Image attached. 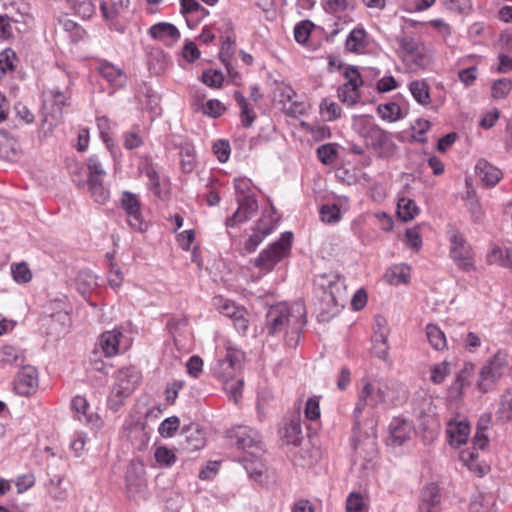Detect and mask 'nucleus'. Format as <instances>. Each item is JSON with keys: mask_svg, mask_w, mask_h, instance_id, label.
I'll list each match as a JSON object with an SVG mask.
<instances>
[{"mask_svg": "<svg viewBox=\"0 0 512 512\" xmlns=\"http://www.w3.org/2000/svg\"><path fill=\"white\" fill-rule=\"evenodd\" d=\"M321 220L332 224L340 220V210L336 205H323L320 209Z\"/></svg>", "mask_w": 512, "mask_h": 512, "instance_id": "0e129e2a", "label": "nucleus"}, {"mask_svg": "<svg viewBox=\"0 0 512 512\" xmlns=\"http://www.w3.org/2000/svg\"><path fill=\"white\" fill-rule=\"evenodd\" d=\"M17 153L16 142L9 133L0 129V158L11 159Z\"/></svg>", "mask_w": 512, "mask_h": 512, "instance_id": "c9c22d12", "label": "nucleus"}, {"mask_svg": "<svg viewBox=\"0 0 512 512\" xmlns=\"http://www.w3.org/2000/svg\"><path fill=\"white\" fill-rule=\"evenodd\" d=\"M446 433L449 438V443L458 447L466 443L468 439L470 433L469 423L465 420H451L447 424Z\"/></svg>", "mask_w": 512, "mask_h": 512, "instance_id": "f3484780", "label": "nucleus"}, {"mask_svg": "<svg viewBox=\"0 0 512 512\" xmlns=\"http://www.w3.org/2000/svg\"><path fill=\"white\" fill-rule=\"evenodd\" d=\"M512 89V81L508 78H501L492 85V96L495 99L506 97Z\"/></svg>", "mask_w": 512, "mask_h": 512, "instance_id": "4d7b16f0", "label": "nucleus"}, {"mask_svg": "<svg viewBox=\"0 0 512 512\" xmlns=\"http://www.w3.org/2000/svg\"><path fill=\"white\" fill-rule=\"evenodd\" d=\"M225 109V106L219 100L211 99L203 106V113L210 117L217 118L223 114Z\"/></svg>", "mask_w": 512, "mask_h": 512, "instance_id": "774afa93", "label": "nucleus"}, {"mask_svg": "<svg viewBox=\"0 0 512 512\" xmlns=\"http://www.w3.org/2000/svg\"><path fill=\"white\" fill-rule=\"evenodd\" d=\"M156 462L159 465L165 466V467H171L177 460V457L173 450L165 447V446H159L156 448L154 453Z\"/></svg>", "mask_w": 512, "mask_h": 512, "instance_id": "8fccbe9b", "label": "nucleus"}, {"mask_svg": "<svg viewBox=\"0 0 512 512\" xmlns=\"http://www.w3.org/2000/svg\"><path fill=\"white\" fill-rule=\"evenodd\" d=\"M321 278L323 282L319 285L323 288L322 303L325 305L323 311L333 316L346 302L345 285L337 274H325Z\"/></svg>", "mask_w": 512, "mask_h": 512, "instance_id": "7ed1b4c3", "label": "nucleus"}, {"mask_svg": "<svg viewBox=\"0 0 512 512\" xmlns=\"http://www.w3.org/2000/svg\"><path fill=\"white\" fill-rule=\"evenodd\" d=\"M496 415L502 422H509L512 420V391L508 390L501 396Z\"/></svg>", "mask_w": 512, "mask_h": 512, "instance_id": "58836bf2", "label": "nucleus"}, {"mask_svg": "<svg viewBox=\"0 0 512 512\" xmlns=\"http://www.w3.org/2000/svg\"><path fill=\"white\" fill-rule=\"evenodd\" d=\"M45 487L47 494L54 501H65L68 497L67 488L64 486V479L59 475L52 477Z\"/></svg>", "mask_w": 512, "mask_h": 512, "instance_id": "a878e982", "label": "nucleus"}, {"mask_svg": "<svg viewBox=\"0 0 512 512\" xmlns=\"http://www.w3.org/2000/svg\"><path fill=\"white\" fill-rule=\"evenodd\" d=\"M377 112L383 120H387L389 122H395L402 118V110L395 102L378 105Z\"/></svg>", "mask_w": 512, "mask_h": 512, "instance_id": "4c0bfd02", "label": "nucleus"}, {"mask_svg": "<svg viewBox=\"0 0 512 512\" xmlns=\"http://www.w3.org/2000/svg\"><path fill=\"white\" fill-rule=\"evenodd\" d=\"M431 57V51L424 44H422L405 60L411 61L417 68H425L431 62Z\"/></svg>", "mask_w": 512, "mask_h": 512, "instance_id": "c03bdc74", "label": "nucleus"}, {"mask_svg": "<svg viewBox=\"0 0 512 512\" xmlns=\"http://www.w3.org/2000/svg\"><path fill=\"white\" fill-rule=\"evenodd\" d=\"M72 409L76 412L79 421L94 423L93 414L89 413L90 406L85 397L77 395L72 399Z\"/></svg>", "mask_w": 512, "mask_h": 512, "instance_id": "7c9ffc66", "label": "nucleus"}, {"mask_svg": "<svg viewBox=\"0 0 512 512\" xmlns=\"http://www.w3.org/2000/svg\"><path fill=\"white\" fill-rule=\"evenodd\" d=\"M272 227H262V222L260 221L254 231L253 234L246 240L244 249L247 253H252L256 250L258 245L263 241V239L270 234Z\"/></svg>", "mask_w": 512, "mask_h": 512, "instance_id": "2f4dec72", "label": "nucleus"}, {"mask_svg": "<svg viewBox=\"0 0 512 512\" xmlns=\"http://www.w3.org/2000/svg\"><path fill=\"white\" fill-rule=\"evenodd\" d=\"M292 233L285 232L281 238L261 251L259 256L254 260V265L262 273H268L285 257L291 250Z\"/></svg>", "mask_w": 512, "mask_h": 512, "instance_id": "20e7f679", "label": "nucleus"}, {"mask_svg": "<svg viewBox=\"0 0 512 512\" xmlns=\"http://www.w3.org/2000/svg\"><path fill=\"white\" fill-rule=\"evenodd\" d=\"M243 380L235 379L227 380L224 382V390L229 395V398L234 401L235 404L239 402L242 396Z\"/></svg>", "mask_w": 512, "mask_h": 512, "instance_id": "864d4df0", "label": "nucleus"}, {"mask_svg": "<svg viewBox=\"0 0 512 512\" xmlns=\"http://www.w3.org/2000/svg\"><path fill=\"white\" fill-rule=\"evenodd\" d=\"M496 499L492 493L477 492L470 502V512H497Z\"/></svg>", "mask_w": 512, "mask_h": 512, "instance_id": "4be33fe9", "label": "nucleus"}, {"mask_svg": "<svg viewBox=\"0 0 512 512\" xmlns=\"http://www.w3.org/2000/svg\"><path fill=\"white\" fill-rule=\"evenodd\" d=\"M242 354L236 350L228 349L226 356L213 367V374L215 377L225 382L235 378L238 369L240 368V362Z\"/></svg>", "mask_w": 512, "mask_h": 512, "instance_id": "9d476101", "label": "nucleus"}, {"mask_svg": "<svg viewBox=\"0 0 512 512\" xmlns=\"http://www.w3.org/2000/svg\"><path fill=\"white\" fill-rule=\"evenodd\" d=\"M367 508V503L361 493L351 492L346 499L347 512H362Z\"/></svg>", "mask_w": 512, "mask_h": 512, "instance_id": "603ef678", "label": "nucleus"}, {"mask_svg": "<svg viewBox=\"0 0 512 512\" xmlns=\"http://www.w3.org/2000/svg\"><path fill=\"white\" fill-rule=\"evenodd\" d=\"M306 323V309L302 302L290 306L278 303L269 308L266 314L265 330L269 336L284 333L286 344L295 347Z\"/></svg>", "mask_w": 512, "mask_h": 512, "instance_id": "f257e3e1", "label": "nucleus"}, {"mask_svg": "<svg viewBox=\"0 0 512 512\" xmlns=\"http://www.w3.org/2000/svg\"><path fill=\"white\" fill-rule=\"evenodd\" d=\"M180 420L176 416L168 417L162 421L158 431L162 437L169 438L174 435L176 430L179 428Z\"/></svg>", "mask_w": 512, "mask_h": 512, "instance_id": "13d9d810", "label": "nucleus"}, {"mask_svg": "<svg viewBox=\"0 0 512 512\" xmlns=\"http://www.w3.org/2000/svg\"><path fill=\"white\" fill-rule=\"evenodd\" d=\"M487 262L489 264H497L507 269L512 268V262L508 258L507 247L502 249L497 245L492 246L487 254Z\"/></svg>", "mask_w": 512, "mask_h": 512, "instance_id": "473e14b6", "label": "nucleus"}, {"mask_svg": "<svg viewBox=\"0 0 512 512\" xmlns=\"http://www.w3.org/2000/svg\"><path fill=\"white\" fill-rule=\"evenodd\" d=\"M448 238L450 242L449 254L457 267L467 272L474 270V253L464 235L456 228H450Z\"/></svg>", "mask_w": 512, "mask_h": 512, "instance_id": "39448f33", "label": "nucleus"}, {"mask_svg": "<svg viewBox=\"0 0 512 512\" xmlns=\"http://www.w3.org/2000/svg\"><path fill=\"white\" fill-rule=\"evenodd\" d=\"M124 147L132 150L140 147L143 144V138L140 135V127L135 125L131 130L123 134Z\"/></svg>", "mask_w": 512, "mask_h": 512, "instance_id": "09e8293b", "label": "nucleus"}, {"mask_svg": "<svg viewBox=\"0 0 512 512\" xmlns=\"http://www.w3.org/2000/svg\"><path fill=\"white\" fill-rule=\"evenodd\" d=\"M39 385L38 371L31 365L23 366L14 380V390L21 396L33 394Z\"/></svg>", "mask_w": 512, "mask_h": 512, "instance_id": "9b49d317", "label": "nucleus"}, {"mask_svg": "<svg viewBox=\"0 0 512 512\" xmlns=\"http://www.w3.org/2000/svg\"><path fill=\"white\" fill-rule=\"evenodd\" d=\"M361 134L367 143L375 148H391L394 146L391 134L372 122H368L363 127Z\"/></svg>", "mask_w": 512, "mask_h": 512, "instance_id": "4468645a", "label": "nucleus"}, {"mask_svg": "<svg viewBox=\"0 0 512 512\" xmlns=\"http://www.w3.org/2000/svg\"><path fill=\"white\" fill-rule=\"evenodd\" d=\"M397 43L404 59L413 54L418 47L423 44L417 39L407 35L397 37Z\"/></svg>", "mask_w": 512, "mask_h": 512, "instance_id": "49530a36", "label": "nucleus"}, {"mask_svg": "<svg viewBox=\"0 0 512 512\" xmlns=\"http://www.w3.org/2000/svg\"><path fill=\"white\" fill-rule=\"evenodd\" d=\"M475 169L479 178L488 187L495 186L503 176L500 169L491 165L484 159L478 160Z\"/></svg>", "mask_w": 512, "mask_h": 512, "instance_id": "aec40b11", "label": "nucleus"}, {"mask_svg": "<svg viewBox=\"0 0 512 512\" xmlns=\"http://www.w3.org/2000/svg\"><path fill=\"white\" fill-rule=\"evenodd\" d=\"M508 366V354L497 352L480 370L478 387L486 393L503 376Z\"/></svg>", "mask_w": 512, "mask_h": 512, "instance_id": "0eeeda50", "label": "nucleus"}, {"mask_svg": "<svg viewBox=\"0 0 512 512\" xmlns=\"http://www.w3.org/2000/svg\"><path fill=\"white\" fill-rule=\"evenodd\" d=\"M320 113L326 121H334L341 116L339 105L329 98H324L320 103Z\"/></svg>", "mask_w": 512, "mask_h": 512, "instance_id": "37998d69", "label": "nucleus"}, {"mask_svg": "<svg viewBox=\"0 0 512 512\" xmlns=\"http://www.w3.org/2000/svg\"><path fill=\"white\" fill-rule=\"evenodd\" d=\"M87 185L95 202L99 204H104L107 202L110 193L103 186V180H87Z\"/></svg>", "mask_w": 512, "mask_h": 512, "instance_id": "79ce46f5", "label": "nucleus"}, {"mask_svg": "<svg viewBox=\"0 0 512 512\" xmlns=\"http://www.w3.org/2000/svg\"><path fill=\"white\" fill-rule=\"evenodd\" d=\"M372 343H373V354L382 360H387L389 355V343H388V336H385L383 333H373L372 336Z\"/></svg>", "mask_w": 512, "mask_h": 512, "instance_id": "e433bc0d", "label": "nucleus"}, {"mask_svg": "<svg viewBox=\"0 0 512 512\" xmlns=\"http://www.w3.org/2000/svg\"><path fill=\"white\" fill-rule=\"evenodd\" d=\"M407 398L406 389L402 384L394 381L378 383L377 386L371 382H365L359 392L353 415L356 424L359 425V418L366 406L378 407L386 402L392 405H400Z\"/></svg>", "mask_w": 512, "mask_h": 512, "instance_id": "f03ea898", "label": "nucleus"}, {"mask_svg": "<svg viewBox=\"0 0 512 512\" xmlns=\"http://www.w3.org/2000/svg\"><path fill=\"white\" fill-rule=\"evenodd\" d=\"M97 127L99 129L101 139L106 144L107 148L110 149L113 145V140L111 138V121L105 116L98 117Z\"/></svg>", "mask_w": 512, "mask_h": 512, "instance_id": "6e6d98bb", "label": "nucleus"}, {"mask_svg": "<svg viewBox=\"0 0 512 512\" xmlns=\"http://www.w3.org/2000/svg\"><path fill=\"white\" fill-rule=\"evenodd\" d=\"M15 58L16 54L12 49H5L0 53V79L7 71H12L14 69Z\"/></svg>", "mask_w": 512, "mask_h": 512, "instance_id": "680f3d73", "label": "nucleus"}, {"mask_svg": "<svg viewBox=\"0 0 512 512\" xmlns=\"http://www.w3.org/2000/svg\"><path fill=\"white\" fill-rule=\"evenodd\" d=\"M24 360V353L19 348L12 345L0 346V363L2 365H20Z\"/></svg>", "mask_w": 512, "mask_h": 512, "instance_id": "393cba45", "label": "nucleus"}, {"mask_svg": "<svg viewBox=\"0 0 512 512\" xmlns=\"http://www.w3.org/2000/svg\"><path fill=\"white\" fill-rule=\"evenodd\" d=\"M97 70L110 85L116 88L123 87L126 84L127 76L125 72L110 62H101Z\"/></svg>", "mask_w": 512, "mask_h": 512, "instance_id": "a211bd4d", "label": "nucleus"}, {"mask_svg": "<svg viewBox=\"0 0 512 512\" xmlns=\"http://www.w3.org/2000/svg\"><path fill=\"white\" fill-rule=\"evenodd\" d=\"M76 14L82 18H89L95 12V7L91 0H67Z\"/></svg>", "mask_w": 512, "mask_h": 512, "instance_id": "de8ad7c7", "label": "nucleus"}, {"mask_svg": "<svg viewBox=\"0 0 512 512\" xmlns=\"http://www.w3.org/2000/svg\"><path fill=\"white\" fill-rule=\"evenodd\" d=\"M11 272L17 283H27L32 278V273L26 263H17L11 266Z\"/></svg>", "mask_w": 512, "mask_h": 512, "instance_id": "bf43d9fd", "label": "nucleus"}, {"mask_svg": "<svg viewBox=\"0 0 512 512\" xmlns=\"http://www.w3.org/2000/svg\"><path fill=\"white\" fill-rule=\"evenodd\" d=\"M355 0H322V6L328 13H343L355 8Z\"/></svg>", "mask_w": 512, "mask_h": 512, "instance_id": "ea45409f", "label": "nucleus"}, {"mask_svg": "<svg viewBox=\"0 0 512 512\" xmlns=\"http://www.w3.org/2000/svg\"><path fill=\"white\" fill-rule=\"evenodd\" d=\"M148 34L151 38L159 41L177 40L180 37L177 27L168 22H159L152 25L148 30Z\"/></svg>", "mask_w": 512, "mask_h": 512, "instance_id": "5701e85b", "label": "nucleus"}, {"mask_svg": "<svg viewBox=\"0 0 512 512\" xmlns=\"http://www.w3.org/2000/svg\"><path fill=\"white\" fill-rule=\"evenodd\" d=\"M337 93L339 99L348 106L355 105L360 99L358 89L349 87L347 85H341L338 88Z\"/></svg>", "mask_w": 512, "mask_h": 512, "instance_id": "3c124183", "label": "nucleus"}, {"mask_svg": "<svg viewBox=\"0 0 512 512\" xmlns=\"http://www.w3.org/2000/svg\"><path fill=\"white\" fill-rule=\"evenodd\" d=\"M121 207L127 215L128 225L133 230L143 232L147 229V224L141 212V202L137 195L129 191L122 192Z\"/></svg>", "mask_w": 512, "mask_h": 512, "instance_id": "1a4fd4ad", "label": "nucleus"}, {"mask_svg": "<svg viewBox=\"0 0 512 512\" xmlns=\"http://www.w3.org/2000/svg\"><path fill=\"white\" fill-rule=\"evenodd\" d=\"M229 438L234 440L233 444L238 449L243 450L244 455L258 456L263 453L259 433L253 428L237 426L229 431Z\"/></svg>", "mask_w": 512, "mask_h": 512, "instance_id": "6e6552de", "label": "nucleus"}, {"mask_svg": "<svg viewBox=\"0 0 512 512\" xmlns=\"http://www.w3.org/2000/svg\"><path fill=\"white\" fill-rule=\"evenodd\" d=\"M409 90L419 104L428 105L430 103L429 86L424 80L411 81L409 83Z\"/></svg>", "mask_w": 512, "mask_h": 512, "instance_id": "c756f323", "label": "nucleus"}, {"mask_svg": "<svg viewBox=\"0 0 512 512\" xmlns=\"http://www.w3.org/2000/svg\"><path fill=\"white\" fill-rule=\"evenodd\" d=\"M180 445L184 450L196 451L205 445V433L197 424L184 426L181 431Z\"/></svg>", "mask_w": 512, "mask_h": 512, "instance_id": "2eb2a0df", "label": "nucleus"}, {"mask_svg": "<svg viewBox=\"0 0 512 512\" xmlns=\"http://www.w3.org/2000/svg\"><path fill=\"white\" fill-rule=\"evenodd\" d=\"M140 374L135 368L120 369L116 375L109 403L112 409L117 410L122 399L128 397L140 382Z\"/></svg>", "mask_w": 512, "mask_h": 512, "instance_id": "423d86ee", "label": "nucleus"}, {"mask_svg": "<svg viewBox=\"0 0 512 512\" xmlns=\"http://www.w3.org/2000/svg\"><path fill=\"white\" fill-rule=\"evenodd\" d=\"M426 337L431 345L437 351H442L447 347V339L444 332L435 324H428L425 328Z\"/></svg>", "mask_w": 512, "mask_h": 512, "instance_id": "cd10ccee", "label": "nucleus"}, {"mask_svg": "<svg viewBox=\"0 0 512 512\" xmlns=\"http://www.w3.org/2000/svg\"><path fill=\"white\" fill-rule=\"evenodd\" d=\"M261 456L262 455L250 456L247 454L239 459L249 477L255 480L261 477L264 472V464L261 460Z\"/></svg>", "mask_w": 512, "mask_h": 512, "instance_id": "bb28decb", "label": "nucleus"}, {"mask_svg": "<svg viewBox=\"0 0 512 512\" xmlns=\"http://www.w3.org/2000/svg\"><path fill=\"white\" fill-rule=\"evenodd\" d=\"M318 159L323 164H332L337 156V151L333 144H324L317 148Z\"/></svg>", "mask_w": 512, "mask_h": 512, "instance_id": "e2e57ef3", "label": "nucleus"}, {"mask_svg": "<svg viewBox=\"0 0 512 512\" xmlns=\"http://www.w3.org/2000/svg\"><path fill=\"white\" fill-rule=\"evenodd\" d=\"M313 27L314 24L309 20H304L298 23L294 28L295 40L300 44L306 43L310 37Z\"/></svg>", "mask_w": 512, "mask_h": 512, "instance_id": "5fc2aeb1", "label": "nucleus"}, {"mask_svg": "<svg viewBox=\"0 0 512 512\" xmlns=\"http://www.w3.org/2000/svg\"><path fill=\"white\" fill-rule=\"evenodd\" d=\"M440 494L436 484L426 485L422 492L419 502V512H439Z\"/></svg>", "mask_w": 512, "mask_h": 512, "instance_id": "dca6fc26", "label": "nucleus"}, {"mask_svg": "<svg viewBox=\"0 0 512 512\" xmlns=\"http://www.w3.org/2000/svg\"><path fill=\"white\" fill-rule=\"evenodd\" d=\"M20 22L8 15H0V39L8 40L15 36V32H23L24 25L18 26Z\"/></svg>", "mask_w": 512, "mask_h": 512, "instance_id": "c85d7f7f", "label": "nucleus"}, {"mask_svg": "<svg viewBox=\"0 0 512 512\" xmlns=\"http://www.w3.org/2000/svg\"><path fill=\"white\" fill-rule=\"evenodd\" d=\"M418 207L416 203L406 197H402L397 203V214L403 221H410L418 214Z\"/></svg>", "mask_w": 512, "mask_h": 512, "instance_id": "72a5a7b5", "label": "nucleus"}, {"mask_svg": "<svg viewBox=\"0 0 512 512\" xmlns=\"http://www.w3.org/2000/svg\"><path fill=\"white\" fill-rule=\"evenodd\" d=\"M369 46L368 34L363 27L354 28L348 35L345 48L347 51L354 54L365 53Z\"/></svg>", "mask_w": 512, "mask_h": 512, "instance_id": "6ab92c4d", "label": "nucleus"}, {"mask_svg": "<svg viewBox=\"0 0 512 512\" xmlns=\"http://www.w3.org/2000/svg\"><path fill=\"white\" fill-rule=\"evenodd\" d=\"M122 333L117 330L106 331L98 340V347L106 357H112L119 351V343Z\"/></svg>", "mask_w": 512, "mask_h": 512, "instance_id": "412c9836", "label": "nucleus"}, {"mask_svg": "<svg viewBox=\"0 0 512 512\" xmlns=\"http://www.w3.org/2000/svg\"><path fill=\"white\" fill-rule=\"evenodd\" d=\"M202 81L209 87L219 88L224 81V77L218 70H208L203 72Z\"/></svg>", "mask_w": 512, "mask_h": 512, "instance_id": "338daca9", "label": "nucleus"}, {"mask_svg": "<svg viewBox=\"0 0 512 512\" xmlns=\"http://www.w3.org/2000/svg\"><path fill=\"white\" fill-rule=\"evenodd\" d=\"M88 179L87 180H103L105 171L96 156H91L88 159Z\"/></svg>", "mask_w": 512, "mask_h": 512, "instance_id": "052dcab7", "label": "nucleus"}, {"mask_svg": "<svg viewBox=\"0 0 512 512\" xmlns=\"http://www.w3.org/2000/svg\"><path fill=\"white\" fill-rule=\"evenodd\" d=\"M283 437L287 444H299L302 438V428L298 417L290 420L289 423L286 424Z\"/></svg>", "mask_w": 512, "mask_h": 512, "instance_id": "f704fd0d", "label": "nucleus"}, {"mask_svg": "<svg viewBox=\"0 0 512 512\" xmlns=\"http://www.w3.org/2000/svg\"><path fill=\"white\" fill-rule=\"evenodd\" d=\"M71 85L72 81L70 77L66 75L63 87L57 86L46 94V96L51 99L53 105L56 106L59 110L69 104L68 101L71 97Z\"/></svg>", "mask_w": 512, "mask_h": 512, "instance_id": "b1692460", "label": "nucleus"}, {"mask_svg": "<svg viewBox=\"0 0 512 512\" xmlns=\"http://www.w3.org/2000/svg\"><path fill=\"white\" fill-rule=\"evenodd\" d=\"M413 432L412 424L402 418L395 417L389 424V436L386 440L387 445L400 446L410 439Z\"/></svg>", "mask_w": 512, "mask_h": 512, "instance_id": "ddd939ff", "label": "nucleus"}, {"mask_svg": "<svg viewBox=\"0 0 512 512\" xmlns=\"http://www.w3.org/2000/svg\"><path fill=\"white\" fill-rule=\"evenodd\" d=\"M181 165L184 172L192 171L195 163V152L191 146L181 148Z\"/></svg>", "mask_w": 512, "mask_h": 512, "instance_id": "69168bd1", "label": "nucleus"}, {"mask_svg": "<svg viewBox=\"0 0 512 512\" xmlns=\"http://www.w3.org/2000/svg\"><path fill=\"white\" fill-rule=\"evenodd\" d=\"M78 290L85 294L97 286V277L89 270H82L76 278Z\"/></svg>", "mask_w": 512, "mask_h": 512, "instance_id": "a19ab883", "label": "nucleus"}, {"mask_svg": "<svg viewBox=\"0 0 512 512\" xmlns=\"http://www.w3.org/2000/svg\"><path fill=\"white\" fill-rule=\"evenodd\" d=\"M238 209L233 213L232 216L228 217L225 221L227 227H234L241 223L246 222L258 210V203L256 199L250 195H244L243 197H237Z\"/></svg>", "mask_w": 512, "mask_h": 512, "instance_id": "f8f14e48", "label": "nucleus"}, {"mask_svg": "<svg viewBox=\"0 0 512 512\" xmlns=\"http://www.w3.org/2000/svg\"><path fill=\"white\" fill-rule=\"evenodd\" d=\"M129 4V0H111V7H108L106 2H102L100 4V10L105 19L113 20L119 15L120 8H127Z\"/></svg>", "mask_w": 512, "mask_h": 512, "instance_id": "a18cd8bd", "label": "nucleus"}]
</instances>
